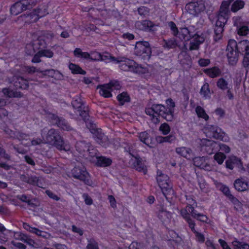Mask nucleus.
I'll return each instance as SVG.
<instances>
[{
  "mask_svg": "<svg viewBox=\"0 0 249 249\" xmlns=\"http://www.w3.org/2000/svg\"><path fill=\"white\" fill-rule=\"evenodd\" d=\"M205 246L207 249H216L215 246L213 243V241L212 238H206Z\"/></svg>",
  "mask_w": 249,
  "mask_h": 249,
  "instance_id": "bf43d9fd",
  "label": "nucleus"
},
{
  "mask_svg": "<svg viewBox=\"0 0 249 249\" xmlns=\"http://www.w3.org/2000/svg\"><path fill=\"white\" fill-rule=\"evenodd\" d=\"M234 186L238 191L244 192L249 189V183L246 179L240 178L234 181Z\"/></svg>",
  "mask_w": 249,
  "mask_h": 249,
  "instance_id": "412c9836",
  "label": "nucleus"
},
{
  "mask_svg": "<svg viewBox=\"0 0 249 249\" xmlns=\"http://www.w3.org/2000/svg\"><path fill=\"white\" fill-rule=\"evenodd\" d=\"M117 99L121 104L123 105L126 102H128L130 98L126 92H123L117 96Z\"/></svg>",
  "mask_w": 249,
  "mask_h": 249,
  "instance_id": "de8ad7c7",
  "label": "nucleus"
},
{
  "mask_svg": "<svg viewBox=\"0 0 249 249\" xmlns=\"http://www.w3.org/2000/svg\"><path fill=\"white\" fill-rule=\"evenodd\" d=\"M245 3L242 0H236L233 1L231 4V10L232 12L235 13L244 7Z\"/></svg>",
  "mask_w": 249,
  "mask_h": 249,
  "instance_id": "473e14b6",
  "label": "nucleus"
},
{
  "mask_svg": "<svg viewBox=\"0 0 249 249\" xmlns=\"http://www.w3.org/2000/svg\"><path fill=\"white\" fill-rule=\"evenodd\" d=\"M205 159L204 157H196L193 159L194 164L195 166L201 168L205 161Z\"/></svg>",
  "mask_w": 249,
  "mask_h": 249,
  "instance_id": "13d9d810",
  "label": "nucleus"
},
{
  "mask_svg": "<svg viewBox=\"0 0 249 249\" xmlns=\"http://www.w3.org/2000/svg\"><path fill=\"white\" fill-rule=\"evenodd\" d=\"M192 201L193 202V204H188L185 208L180 210L179 212L181 216L185 220H187L191 218L190 215L191 214L192 217L197 219L198 220L203 222L208 223L209 219L207 216L204 214L198 213L195 210L192 205H194L195 203V202L194 200H192Z\"/></svg>",
  "mask_w": 249,
  "mask_h": 249,
  "instance_id": "423d86ee",
  "label": "nucleus"
},
{
  "mask_svg": "<svg viewBox=\"0 0 249 249\" xmlns=\"http://www.w3.org/2000/svg\"><path fill=\"white\" fill-rule=\"evenodd\" d=\"M158 216L162 222L166 223L169 221L171 218L172 214L166 211L162 210L160 211Z\"/></svg>",
  "mask_w": 249,
  "mask_h": 249,
  "instance_id": "e433bc0d",
  "label": "nucleus"
},
{
  "mask_svg": "<svg viewBox=\"0 0 249 249\" xmlns=\"http://www.w3.org/2000/svg\"><path fill=\"white\" fill-rule=\"evenodd\" d=\"M76 150L79 152L80 153H82L83 152H89V146L88 144L86 143L83 142H79L76 143Z\"/></svg>",
  "mask_w": 249,
  "mask_h": 249,
  "instance_id": "58836bf2",
  "label": "nucleus"
},
{
  "mask_svg": "<svg viewBox=\"0 0 249 249\" xmlns=\"http://www.w3.org/2000/svg\"><path fill=\"white\" fill-rule=\"evenodd\" d=\"M199 143L201 147H205L207 152L211 154L213 151L218 148V144L215 142L207 139L199 140Z\"/></svg>",
  "mask_w": 249,
  "mask_h": 249,
  "instance_id": "aec40b11",
  "label": "nucleus"
},
{
  "mask_svg": "<svg viewBox=\"0 0 249 249\" xmlns=\"http://www.w3.org/2000/svg\"><path fill=\"white\" fill-rule=\"evenodd\" d=\"M42 57H46L48 58H52L53 56V53L50 50H43L39 51Z\"/></svg>",
  "mask_w": 249,
  "mask_h": 249,
  "instance_id": "0e129e2a",
  "label": "nucleus"
},
{
  "mask_svg": "<svg viewBox=\"0 0 249 249\" xmlns=\"http://www.w3.org/2000/svg\"><path fill=\"white\" fill-rule=\"evenodd\" d=\"M245 54L243 60V65L245 67H248L249 66V52Z\"/></svg>",
  "mask_w": 249,
  "mask_h": 249,
  "instance_id": "774afa93",
  "label": "nucleus"
},
{
  "mask_svg": "<svg viewBox=\"0 0 249 249\" xmlns=\"http://www.w3.org/2000/svg\"><path fill=\"white\" fill-rule=\"evenodd\" d=\"M176 152L179 155L188 159L193 158V154L192 150L186 147H178L176 149Z\"/></svg>",
  "mask_w": 249,
  "mask_h": 249,
  "instance_id": "a878e982",
  "label": "nucleus"
},
{
  "mask_svg": "<svg viewBox=\"0 0 249 249\" xmlns=\"http://www.w3.org/2000/svg\"><path fill=\"white\" fill-rule=\"evenodd\" d=\"M233 249H249V245L235 239L231 243Z\"/></svg>",
  "mask_w": 249,
  "mask_h": 249,
  "instance_id": "c9c22d12",
  "label": "nucleus"
},
{
  "mask_svg": "<svg viewBox=\"0 0 249 249\" xmlns=\"http://www.w3.org/2000/svg\"><path fill=\"white\" fill-rule=\"evenodd\" d=\"M101 53L97 52H92L89 53V60L91 61H100Z\"/></svg>",
  "mask_w": 249,
  "mask_h": 249,
  "instance_id": "6e6d98bb",
  "label": "nucleus"
},
{
  "mask_svg": "<svg viewBox=\"0 0 249 249\" xmlns=\"http://www.w3.org/2000/svg\"><path fill=\"white\" fill-rule=\"evenodd\" d=\"M167 111L164 106L161 105H153L150 107L145 109V113L149 115L151 120L154 124L160 122L159 116H161L168 121H171L173 119V111L171 109Z\"/></svg>",
  "mask_w": 249,
  "mask_h": 249,
  "instance_id": "7ed1b4c3",
  "label": "nucleus"
},
{
  "mask_svg": "<svg viewBox=\"0 0 249 249\" xmlns=\"http://www.w3.org/2000/svg\"><path fill=\"white\" fill-rule=\"evenodd\" d=\"M206 136L209 138H213L227 141L228 138L226 134L218 127L214 125L207 124L204 128Z\"/></svg>",
  "mask_w": 249,
  "mask_h": 249,
  "instance_id": "9d476101",
  "label": "nucleus"
},
{
  "mask_svg": "<svg viewBox=\"0 0 249 249\" xmlns=\"http://www.w3.org/2000/svg\"><path fill=\"white\" fill-rule=\"evenodd\" d=\"M12 234L13 232L11 231L7 230L1 225V243L6 242L9 237L12 236Z\"/></svg>",
  "mask_w": 249,
  "mask_h": 249,
  "instance_id": "a19ab883",
  "label": "nucleus"
},
{
  "mask_svg": "<svg viewBox=\"0 0 249 249\" xmlns=\"http://www.w3.org/2000/svg\"><path fill=\"white\" fill-rule=\"evenodd\" d=\"M87 249H99L97 243L93 239H90L88 241L87 246Z\"/></svg>",
  "mask_w": 249,
  "mask_h": 249,
  "instance_id": "680f3d73",
  "label": "nucleus"
},
{
  "mask_svg": "<svg viewBox=\"0 0 249 249\" xmlns=\"http://www.w3.org/2000/svg\"><path fill=\"white\" fill-rule=\"evenodd\" d=\"M32 233H35L37 236H41L45 238H49L51 237V234L47 232L40 231V230L34 228Z\"/></svg>",
  "mask_w": 249,
  "mask_h": 249,
  "instance_id": "09e8293b",
  "label": "nucleus"
},
{
  "mask_svg": "<svg viewBox=\"0 0 249 249\" xmlns=\"http://www.w3.org/2000/svg\"><path fill=\"white\" fill-rule=\"evenodd\" d=\"M43 140H44L43 138L34 139L31 141V142H27L25 144L27 146H36L43 143Z\"/></svg>",
  "mask_w": 249,
  "mask_h": 249,
  "instance_id": "864d4df0",
  "label": "nucleus"
},
{
  "mask_svg": "<svg viewBox=\"0 0 249 249\" xmlns=\"http://www.w3.org/2000/svg\"><path fill=\"white\" fill-rule=\"evenodd\" d=\"M233 1V0H227L223 1L220 7L218 14L229 18L231 15L229 6Z\"/></svg>",
  "mask_w": 249,
  "mask_h": 249,
  "instance_id": "b1692460",
  "label": "nucleus"
},
{
  "mask_svg": "<svg viewBox=\"0 0 249 249\" xmlns=\"http://www.w3.org/2000/svg\"><path fill=\"white\" fill-rule=\"evenodd\" d=\"M229 18L218 14L217 19L215 23L214 28V39L216 41L219 40L222 36L224 27Z\"/></svg>",
  "mask_w": 249,
  "mask_h": 249,
  "instance_id": "4468645a",
  "label": "nucleus"
},
{
  "mask_svg": "<svg viewBox=\"0 0 249 249\" xmlns=\"http://www.w3.org/2000/svg\"><path fill=\"white\" fill-rule=\"evenodd\" d=\"M101 57L100 61H106L107 62H112L114 63H116L117 60V57L116 58L112 56L107 53H105L103 54L101 53Z\"/></svg>",
  "mask_w": 249,
  "mask_h": 249,
  "instance_id": "37998d69",
  "label": "nucleus"
},
{
  "mask_svg": "<svg viewBox=\"0 0 249 249\" xmlns=\"http://www.w3.org/2000/svg\"><path fill=\"white\" fill-rule=\"evenodd\" d=\"M163 47L167 49L174 48L177 45V40L175 38H171L168 40H164Z\"/></svg>",
  "mask_w": 249,
  "mask_h": 249,
  "instance_id": "a18cd8bd",
  "label": "nucleus"
},
{
  "mask_svg": "<svg viewBox=\"0 0 249 249\" xmlns=\"http://www.w3.org/2000/svg\"><path fill=\"white\" fill-rule=\"evenodd\" d=\"M12 244L16 248L18 249H25L26 246L23 244L18 242L15 240H13L11 242Z\"/></svg>",
  "mask_w": 249,
  "mask_h": 249,
  "instance_id": "338daca9",
  "label": "nucleus"
},
{
  "mask_svg": "<svg viewBox=\"0 0 249 249\" xmlns=\"http://www.w3.org/2000/svg\"><path fill=\"white\" fill-rule=\"evenodd\" d=\"M13 236L15 240L21 241L23 242L26 240V236L21 232H14Z\"/></svg>",
  "mask_w": 249,
  "mask_h": 249,
  "instance_id": "052dcab7",
  "label": "nucleus"
},
{
  "mask_svg": "<svg viewBox=\"0 0 249 249\" xmlns=\"http://www.w3.org/2000/svg\"><path fill=\"white\" fill-rule=\"evenodd\" d=\"M43 75H48L55 79H59L62 77V74L57 70L54 69L46 70L40 71Z\"/></svg>",
  "mask_w": 249,
  "mask_h": 249,
  "instance_id": "cd10ccee",
  "label": "nucleus"
},
{
  "mask_svg": "<svg viewBox=\"0 0 249 249\" xmlns=\"http://www.w3.org/2000/svg\"><path fill=\"white\" fill-rule=\"evenodd\" d=\"M204 72L209 76L212 78H214L219 76L221 71L219 68L215 67L205 70Z\"/></svg>",
  "mask_w": 249,
  "mask_h": 249,
  "instance_id": "f704fd0d",
  "label": "nucleus"
},
{
  "mask_svg": "<svg viewBox=\"0 0 249 249\" xmlns=\"http://www.w3.org/2000/svg\"><path fill=\"white\" fill-rule=\"evenodd\" d=\"M156 179L163 195L168 199L169 198L168 196L172 195L174 194L172 185L169 177L161 171L158 170Z\"/></svg>",
  "mask_w": 249,
  "mask_h": 249,
  "instance_id": "39448f33",
  "label": "nucleus"
},
{
  "mask_svg": "<svg viewBox=\"0 0 249 249\" xmlns=\"http://www.w3.org/2000/svg\"><path fill=\"white\" fill-rule=\"evenodd\" d=\"M73 53L75 56L78 58L88 59L89 57V53L87 52H83L80 48H76Z\"/></svg>",
  "mask_w": 249,
  "mask_h": 249,
  "instance_id": "79ce46f5",
  "label": "nucleus"
},
{
  "mask_svg": "<svg viewBox=\"0 0 249 249\" xmlns=\"http://www.w3.org/2000/svg\"><path fill=\"white\" fill-rule=\"evenodd\" d=\"M227 57L229 63L231 65L236 64L238 60V52L236 49V41L230 39L227 46Z\"/></svg>",
  "mask_w": 249,
  "mask_h": 249,
  "instance_id": "9b49d317",
  "label": "nucleus"
},
{
  "mask_svg": "<svg viewBox=\"0 0 249 249\" xmlns=\"http://www.w3.org/2000/svg\"><path fill=\"white\" fill-rule=\"evenodd\" d=\"M21 178L22 180L28 183L39 186V179L36 176H30L26 177L25 176H22Z\"/></svg>",
  "mask_w": 249,
  "mask_h": 249,
  "instance_id": "2f4dec72",
  "label": "nucleus"
},
{
  "mask_svg": "<svg viewBox=\"0 0 249 249\" xmlns=\"http://www.w3.org/2000/svg\"><path fill=\"white\" fill-rule=\"evenodd\" d=\"M69 69L73 73L82 74L86 73V72L83 71L79 66L72 63H71L69 65Z\"/></svg>",
  "mask_w": 249,
  "mask_h": 249,
  "instance_id": "49530a36",
  "label": "nucleus"
},
{
  "mask_svg": "<svg viewBox=\"0 0 249 249\" xmlns=\"http://www.w3.org/2000/svg\"><path fill=\"white\" fill-rule=\"evenodd\" d=\"M236 49L240 53H249V41L248 40H243L238 43L236 42Z\"/></svg>",
  "mask_w": 249,
  "mask_h": 249,
  "instance_id": "393cba45",
  "label": "nucleus"
},
{
  "mask_svg": "<svg viewBox=\"0 0 249 249\" xmlns=\"http://www.w3.org/2000/svg\"><path fill=\"white\" fill-rule=\"evenodd\" d=\"M195 235L196 241L199 243H203L205 242V237L203 234L197 231H195Z\"/></svg>",
  "mask_w": 249,
  "mask_h": 249,
  "instance_id": "4d7b16f0",
  "label": "nucleus"
},
{
  "mask_svg": "<svg viewBox=\"0 0 249 249\" xmlns=\"http://www.w3.org/2000/svg\"><path fill=\"white\" fill-rule=\"evenodd\" d=\"M47 13H48L46 8L39 7L32 12L28 16V17L30 18L31 22H36L38 20L39 18L45 16Z\"/></svg>",
  "mask_w": 249,
  "mask_h": 249,
  "instance_id": "4be33fe9",
  "label": "nucleus"
},
{
  "mask_svg": "<svg viewBox=\"0 0 249 249\" xmlns=\"http://www.w3.org/2000/svg\"><path fill=\"white\" fill-rule=\"evenodd\" d=\"M213 158L214 160H216L219 164H221L225 160L226 156L221 152H218L214 155Z\"/></svg>",
  "mask_w": 249,
  "mask_h": 249,
  "instance_id": "8fccbe9b",
  "label": "nucleus"
},
{
  "mask_svg": "<svg viewBox=\"0 0 249 249\" xmlns=\"http://www.w3.org/2000/svg\"><path fill=\"white\" fill-rule=\"evenodd\" d=\"M196 112L199 118L203 119L205 121H208L209 119L208 115L206 113L204 109L200 106H197L196 108Z\"/></svg>",
  "mask_w": 249,
  "mask_h": 249,
  "instance_id": "ea45409f",
  "label": "nucleus"
},
{
  "mask_svg": "<svg viewBox=\"0 0 249 249\" xmlns=\"http://www.w3.org/2000/svg\"><path fill=\"white\" fill-rule=\"evenodd\" d=\"M73 177L83 181L85 184L90 185L91 181L84 167H75L71 171Z\"/></svg>",
  "mask_w": 249,
  "mask_h": 249,
  "instance_id": "ddd939ff",
  "label": "nucleus"
},
{
  "mask_svg": "<svg viewBox=\"0 0 249 249\" xmlns=\"http://www.w3.org/2000/svg\"><path fill=\"white\" fill-rule=\"evenodd\" d=\"M220 189L232 203L234 204L239 203L238 199L231 194L229 188L227 186L224 185H221Z\"/></svg>",
  "mask_w": 249,
  "mask_h": 249,
  "instance_id": "7c9ffc66",
  "label": "nucleus"
},
{
  "mask_svg": "<svg viewBox=\"0 0 249 249\" xmlns=\"http://www.w3.org/2000/svg\"><path fill=\"white\" fill-rule=\"evenodd\" d=\"M36 0H20L11 7V14L17 16L22 11L30 9L36 3Z\"/></svg>",
  "mask_w": 249,
  "mask_h": 249,
  "instance_id": "1a4fd4ad",
  "label": "nucleus"
},
{
  "mask_svg": "<svg viewBox=\"0 0 249 249\" xmlns=\"http://www.w3.org/2000/svg\"><path fill=\"white\" fill-rule=\"evenodd\" d=\"M129 153L132 155L135 159V162L134 165L136 168V170L142 172L144 174L146 173V168L145 166L142 163L141 160L137 156V155L133 152H131L130 150H129Z\"/></svg>",
  "mask_w": 249,
  "mask_h": 249,
  "instance_id": "5701e85b",
  "label": "nucleus"
},
{
  "mask_svg": "<svg viewBox=\"0 0 249 249\" xmlns=\"http://www.w3.org/2000/svg\"><path fill=\"white\" fill-rule=\"evenodd\" d=\"M42 138L47 142L53 144L59 150L69 151L71 149L70 144L64 142L58 133L54 129L48 131L44 128L41 131Z\"/></svg>",
  "mask_w": 249,
  "mask_h": 249,
  "instance_id": "f03ea898",
  "label": "nucleus"
},
{
  "mask_svg": "<svg viewBox=\"0 0 249 249\" xmlns=\"http://www.w3.org/2000/svg\"><path fill=\"white\" fill-rule=\"evenodd\" d=\"M187 7L189 12L194 15H198L205 9V5L202 1L190 2L187 4Z\"/></svg>",
  "mask_w": 249,
  "mask_h": 249,
  "instance_id": "2eb2a0df",
  "label": "nucleus"
},
{
  "mask_svg": "<svg viewBox=\"0 0 249 249\" xmlns=\"http://www.w3.org/2000/svg\"><path fill=\"white\" fill-rule=\"evenodd\" d=\"M159 130L161 132L163 135H166L169 134L170 131V127L167 124L163 123L160 125Z\"/></svg>",
  "mask_w": 249,
  "mask_h": 249,
  "instance_id": "3c124183",
  "label": "nucleus"
},
{
  "mask_svg": "<svg viewBox=\"0 0 249 249\" xmlns=\"http://www.w3.org/2000/svg\"><path fill=\"white\" fill-rule=\"evenodd\" d=\"M168 25L170 27L173 35L174 36H177L178 33V30L175 23L173 21H170L168 23Z\"/></svg>",
  "mask_w": 249,
  "mask_h": 249,
  "instance_id": "e2e57ef3",
  "label": "nucleus"
},
{
  "mask_svg": "<svg viewBox=\"0 0 249 249\" xmlns=\"http://www.w3.org/2000/svg\"><path fill=\"white\" fill-rule=\"evenodd\" d=\"M22 71L25 72H27L28 73H34L36 72H40L41 71L39 69H36L34 66H24L22 68Z\"/></svg>",
  "mask_w": 249,
  "mask_h": 249,
  "instance_id": "603ef678",
  "label": "nucleus"
},
{
  "mask_svg": "<svg viewBox=\"0 0 249 249\" xmlns=\"http://www.w3.org/2000/svg\"><path fill=\"white\" fill-rule=\"evenodd\" d=\"M216 86L220 89L223 91L226 90V96L229 100H233L234 94L232 90L233 86L231 80L228 81L224 78H220L218 79Z\"/></svg>",
  "mask_w": 249,
  "mask_h": 249,
  "instance_id": "f8f14e48",
  "label": "nucleus"
},
{
  "mask_svg": "<svg viewBox=\"0 0 249 249\" xmlns=\"http://www.w3.org/2000/svg\"><path fill=\"white\" fill-rule=\"evenodd\" d=\"M49 118L51 119L53 124L57 125V126L61 129L67 131H69L71 129V127L65 120L60 118L54 114H50Z\"/></svg>",
  "mask_w": 249,
  "mask_h": 249,
  "instance_id": "dca6fc26",
  "label": "nucleus"
},
{
  "mask_svg": "<svg viewBox=\"0 0 249 249\" xmlns=\"http://www.w3.org/2000/svg\"><path fill=\"white\" fill-rule=\"evenodd\" d=\"M238 34L240 36H246L249 33V29L247 26H241L238 27Z\"/></svg>",
  "mask_w": 249,
  "mask_h": 249,
  "instance_id": "5fc2aeb1",
  "label": "nucleus"
},
{
  "mask_svg": "<svg viewBox=\"0 0 249 249\" xmlns=\"http://www.w3.org/2000/svg\"><path fill=\"white\" fill-rule=\"evenodd\" d=\"M138 137L142 142L149 146H150V144L152 143V138L146 131L139 133Z\"/></svg>",
  "mask_w": 249,
  "mask_h": 249,
  "instance_id": "c85d7f7f",
  "label": "nucleus"
},
{
  "mask_svg": "<svg viewBox=\"0 0 249 249\" xmlns=\"http://www.w3.org/2000/svg\"><path fill=\"white\" fill-rule=\"evenodd\" d=\"M96 164L98 166L106 167L111 164L112 160L109 158L105 157H96Z\"/></svg>",
  "mask_w": 249,
  "mask_h": 249,
  "instance_id": "72a5a7b5",
  "label": "nucleus"
},
{
  "mask_svg": "<svg viewBox=\"0 0 249 249\" xmlns=\"http://www.w3.org/2000/svg\"><path fill=\"white\" fill-rule=\"evenodd\" d=\"M129 249H143L142 246L136 242H133L129 246Z\"/></svg>",
  "mask_w": 249,
  "mask_h": 249,
  "instance_id": "69168bd1",
  "label": "nucleus"
},
{
  "mask_svg": "<svg viewBox=\"0 0 249 249\" xmlns=\"http://www.w3.org/2000/svg\"><path fill=\"white\" fill-rule=\"evenodd\" d=\"M156 140L157 142L159 143L164 142L172 143L175 140V137L173 135H169L166 137L159 136L156 137Z\"/></svg>",
  "mask_w": 249,
  "mask_h": 249,
  "instance_id": "4c0bfd02",
  "label": "nucleus"
},
{
  "mask_svg": "<svg viewBox=\"0 0 249 249\" xmlns=\"http://www.w3.org/2000/svg\"><path fill=\"white\" fill-rule=\"evenodd\" d=\"M41 41L38 39L33 40L27 43L25 46V53L27 55H33L40 48Z\"/></svg>",
  "mask_w": 249,
  "mask_h": 249,
  "instance_id": "a211bd4d",
  "label": "nucleus"
},
{
  "mask_svg": "<svg viewBox=\"0 0 249 249\" xmlns=\"http://www.w3.org/2000/svg\"><path fill=\"white\" fill-rule=\"evenodd\" d=\"M4 95L9 98H21L23 94L20 91L14 90L10 88H5L2 89Z\"/></svg>",
  "mask_w": 249,
  "mask_h": 249,
  "instance_id": "bb28decb",
  "label": "nucleus"
},
{
  "mask_svg": "<svg viewBox=\"0 0 249 249\" xmlns=\"http://www.w3.org/2000/svg\"><path fill=\"white\" fill-rule=\"evenodd\" d=\"M134 53L143 59L149 60L151 55V48L147 41H138L136 43Z\"/></svg>",
  "mask_w": 249,
  "mask_h": 249,
  "instance_id": "0eeeda50",
  "label": "nucleus"
},
{
  "mask_svg": "<svg viewBox=\"0 0 249 249\" xmlns=\"http://www.w3.org/2000/svg\"><path fill=\"white\" fill-rule=\"evenodd\" d=\"M72 107L74 108H75L76 111L80 110V109H83L84 107H83V104L82 100L79 97H76L73 100L71 103Z\"/></svg>",
  "mask_w": 249,
  "mask_h": 249,
  "instance_id": "c03bdc74",
  "label": "nucleus"
},
{
  "mask_svg": "<svg viewBox=\"0 0 249 249\" xmlns=\"http://www.w3.org/2000/svg\"><path fill=\"white\" fill-rule=\"evenodd\" d=\"M200 94L205 99H209L211 97V92L210 89L209 85L205 83L201 87L200 91Z\"/></svg>",
  "mask_w": 249,
  "mask_h": 249,
  "instance_id": "c756f323",
  "label": "nucleus"
},
{
  "mask_svg": "<svg viewBox=\"0 0 249 249\" xmlns=\"http://www.w3.org/2000/svg\"><path fill=\"white\" fill-rule=\"evenodd\" d=\"M121 88L119 82L117 81H111L108 84L99 85L97 89H99L100 94L105 98L112 97L111 92L114 90H119Z\"/></svg>",
  "mask_w": 249,
  "mask_h": 249,
  "instance_id": "6e6552de",
  "label": "nucleus"
},
{
  "mask_svg": "<svg viewBox=\"0 0 249 249\" xmlns=\"http://www.w3.org/2000/svg\"><path fill=\"white\" fill-rule=\"evenodd\" d=\"M11 83L17 89H27L29 88L28 81L23 77L14 76Z\"/></svg>",
  "mask_w": 249,
  "mask_h": 249,
  "instance_id": "6ab92c4d",
  "label": "nucleus"
},
{
  "mask_svg": "<svg viewBox=\"0 0 249 249\" xmlns=\"http://www.w3.org/2000/svg\"><path fill=\"white\" fill-rule=\"evenodd\" d=\"M177 36L184 41H187L190 39L191 38H192L190 40L189 46L188 49L189 51H191L198 50L199 48L200 45L203 43L205 39V37L202 34H193L190 27L188 28L184 27L180 28ZM184 47L186 48V50H187V48L185 47V45H184Z\"/></svg>",
  "mask_w": 249,
  "mask_h": 249,
  "instance_id": "f257e3e1",
  "label": "nucleus"
},
{
  "mask_svg": "<svg viewBox=\"0 0 249 249\" xmlns=\"http://www.w3.org/2000/svg\"><path fill=\"white\" fill-rule=\"evenodd\" d=\"M116 64H119L120 68L124 71H130L138 73H145L146 71V68L136 64L133 60L124 56L118 57Z\"/></svg>",
  "mask_w": 249,
  "mask_h": 249,
  "instance_id": "20e7f679",
  "label": "nucleus"
},
{
  "mask_svg": "<svg viewBox=\"0 0 249 249\" xmlns=\"http://www.w3.org/2000/svg\"><path fill=\"white\" fill-rule=\"evenodd\" d=\"M226 167L231 170H232L235 167H237L240 171H244L242 163L240 159L235 156L230 157L226 161Z\"/></svg>",
  "mask_w": 249,
  "mask_h": 249,
  "instance_id": "f3484780",
  "label": "nucleus"
}]
</instances>
